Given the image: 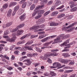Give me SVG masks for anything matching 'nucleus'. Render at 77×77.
<instances>
[{"mask_svg":"<svg viewBox=\"0 0 77 77\" xmlns=\"http://www.w3.org/2000/svg\"><path fill=\"white\" fill-rule=\"evenodd\" d=\"M57 55V53H54L53 54L51 53H47L45 55V56L43 57L44 60H47L48 57L50 56H56Z\"/></svg>","mask_w":77,"mask_h":77,"instance_id":"obj_1","label":"nucleus"},{"mask_svg":"<svg viewBox=\"0 0 77 77\" xmlns=\"http://www.w3.org/2000/svg\"><path fill=\"white\" fill-rule=\"evenodd\" d=\"M62 36H63V35L61 34L59 35L57 38L54 40V41L52 43V44H56V43H60V42H62V39H63Z\"/></svg>","mask_w":77,"mask_h":77,"instance_id":"obj_2","label":"nucleus"},{"mask_svg":"<svg viewBox=\"0 0 77 77\" xmlns=\"http://www.w3.org/2000/svg\"><path fill=\"white\" fill-rule=\"evenodd\" d=\"M23 30L20 29L17 31V33L16 32L13 33L12 34L13 38H14V39H16V38H17V37L15 36H19V35H21V34L23 33Z\"/></svg>","mask_w":77,"mask_h":77,"instance_id":"obj_3","label":"nucleus"},{"mask_svg":"<svg viewBox=\"0 0 77 77\" xmlns=\"http://www.w3.org/2000/svg\"><path fill=\"white\" fill-rule=\"evenodd\" d=\"M77 23H76L75 22L74 23L70 24L69 26L67 27H65V25H64L63 26V27L62 29V30H66L68 29H69V28H70L71 27H73L74 25L76 24Z\"/></svg>","mask_w":77,"mask_h":77,"instance_id":"obj_4","label":"nucleus"},{"mask_svg":"<svg viewBox=\"0 0 77 77\" xmlns=\"http://www.w3.org/2000/svg\"><path fill=\"white\" fill-rule=\"evenodd\" d=\"M45 22V19H39L38 21H36V23L37 24H41Z\"/></svg>","mask_w":77,"mask_h":77,"instance_id":"obj_5","label":"nucleus"},{"mask_svg":"<svg viewBox=\"0 0 77 77\" xmlns=\"http://www.w3.org/2000/svg\"><path fill=\"white\" fill-rule=\"evenodd\" d=\"M69 4L71 8H72L73 7L75 6H76V4H75V2H74L73 1H71L69 3Z\"/></svg>","mask_w":77,"mask_h":77,"instance_id":"obj_6","label":"nucleus"},{"mask_svg":"<svg viewBox=\"0 0 77 77\" xmlns=\"http://www.w3.org/2000/svg\"><path fill=\"white\" fill-rule=\"evenodd\" d=\"M12 22L7 23L5 26V25H3V28L5 29V28H6V27H9L10 26H11V25H12Z\"/></svg>","mask_w":77,"mask_h":77,"instance_id":"obj_7","label":"nucleus"},{"mask_svg":"<svg viewBox=\"0 0 77 77\" xmlns=\"http://www.w3.org/2000/svg\"><path fill=\"white\" fill-rule=\"evenodd\" d=\"M38 15H41L43 14L45 12V11L44 10H38Z\"/></svg>","mask_w":77,"mask_h":77,"instance_id":"obj_8","label":"nucleus"},{"mask_svg":"<svg viewBox=\"0 0 77 77\" xmlns=\"http://www.w3.org/2000/svg\"><path fill=\"white\" fill-rule=\"evenodd\" d=\"M70 46H68L65 47V49L64 50H62V52H63V51H69V48H70Z\"/></svg>","mask_w":77,"mask_h":77,"instance_id":"obj_9","label":"nucleus"},{"mask_svg":"<svg viewBox=\"0 0 77 77\" xmlns=\"http://www.w3.org/2000/svg\"><path fill=\"white\" fill-rule=\"evenodd\" d=\"M0 57H2V58H5V59H7V60H9V57H8L7 55H5L4 56L2 54H0Z\"/></svg>","mask_w":77,"mask_h":77,"instance_id":"obj_10","label":"nucleus"},{"mask_svg":"<svg viewBox=\"0 0 77 77\" xmlns=\"http://www.w3.org/2000/svg\"><path fill=\"white\" fill-rule=\"evenodd\" d=\"M58 24H59L57 23H55L52 22L50 23V26H57Z\"/></svg>","mask_w":77,"mask_h":77,"instance_id":"obj_11","label":"nucleus"},{"mask_svg":"<svg viewBox=\"0 0 77 77\" xmlns=\"http://www.w3.org/2000/svg\"><path fill=\"white\" fill-rule=\"evenodd\" d=\"M12 11L11 9H9V10L8 11V13H7V16L8 17H9L11 16V14H12Z\"/></svg>","mask_w":77,"mask_h":77,"instance_id":"obj_12","label":"nucleus"},{"mask_svg":"<svg viewBox=\"0 0 77 77\" xmlns=\"http://www.w3.org/2000/svg\"><path fill=\"white\" fill-rule=\"evenodd\" d=\"M53 42V41H51L50 42H47L46 43H45L43 44L44 46H45V47H48V45H49L51 43Z\"/></svg>","mask_w":77,"mask_h":77,"instance_id":"obj_13","label":"nucleus"},{"mask_svg":"<svg viewBox=\"0 0 77 77\" xmlns=\"http://www.w3.org/2000/svg\"><path fill=\"white\" fill-rule=\"evenodd\" d=\"M50 37H47L46 38H44L43 39H42L41 40V42H44L47 41H48V39H50Z\"/></svg>","mask_w":77,"mask_h":77,"instance_id":"obj_14","label":"nucleus"},{"mask_svg":"<svg viewBox=\"0 0 77 77\" xmlns=\"http://www.w3.org/2000/svg\"><path fill=\"white\" fill-rule=\"evenodd\" d=\"M26 16V14H24L22 15L20 17V18L21 21H23L25 19V17Z\"/></svg>","mask_w":77,"mask_h":77,"instance_id":"obj_15","label":"nucleus"},{"mask_svg":"<svg viewBox=\"0 0 77 77\" xmlns=\"http://www.w3.org/2000/svg\"><path fill=\"white\" fill-rule=\"evenodd\" d=\"M63 56H65V57H70V55L68 53H64L62 54Z\"/></svg>","mask_w":77,"mask_h":77,"instance_id":"obj_16","label":"nucleus"},{"mask_svg":"<svg viewBox=\"0 0 77 77\" xmlns=\"http://www.w3.org/2000/svg\"><path fill=\"white\" fill-rule=\"evenodd\" d=\"M17 3L16 2H11L10 4V6H14L17 5Z\"/></svg>","mask_w":77,"mask_h":77,"instance_id":"obj_17","label":"nucleus"},{"mask_svg":"<svg viewBox=\"0 0 77 77\" xmlns=\"http://www.w3.org/2000/svg\"><path fill=\"white\" fill-rule=\"evenodd\" d=\"M25 48H26V50H33L32 46L25 47Z\"/></svg>","mask_w":77,"mask_h":77,"instance_id":"obj_18","label":"nucleus"},{"mask_svg":"<svg viewBox=\"0 0 77 77\" xmlns=\"http://www.w3.org/2000/svg\"><path fill=\"white\" fill-rule=\"evenodd\" d=\"M61 35H63V36H62L63 39H65L66 38H67L69 37V35H65V34H61Z\"/></svg>","mask_w":77,"mask_h":77,"instance_id":"obj_19","label":"nucleus"},{"mask_svg":"<svg viewBox=\"0 0 77 77\" xmlns=\"http://www.w3.org/2000/svg\"><path fill=\"white\" fill-rule=\"evenodd\" d=\"M27 62V63H25V65H28V66L30 65V64H31V63H30V61L29 60H24L23 62Z\"/></svg>","mask_w":77,"mask_h":77,"instance_id":"obj_20","label":"nucleus"},{"mask_svg":"<svg viewBox=\"0 0 77 77\" xmlns=\"http://www.w3.org/2000/svg\"><path fill=\"white\" fill-rule=\"evenodd\" d=\"M19 9H20V6L19 5H16L14 8V11L17 12Z\"/></svg>","mask_w":77,"mask_h":77,"instance_id":"obj_21","label":"nucleus"},{"mask_svg":"<svg viewBox=\"0 0 77 77\" xmlns=\"http://www.w3.org/2000/svg\"><path fill=\"white\" fill-rule=\"evenodd\" d=\"M36 55L35 53L32 54H29L27 55V57H34V56H36Z\"/></svg>","mask_w":77,"mask_h":77,"instance_id":"obj_22","label":"nucleus"},{"mask_svg":"<svg viewBox=\"0 0 77 77\" xmlns=\"http://www.w3.org/2000/svg\"><path fill=\"white\" fill-rule=\"evenodd\" d=\"M49 75L50 76L49 77H53V76H55L56 75V74L54 72H51Z\"/></svg>","mask_w":77,"mask_h":77,"instance_id":"obj_23","label":"nucleus"},{"mask_svg":"<svg viewBox=\"0 0 77 77\" xmlns=\"http://www.w3.org/2000/svg\"><path fill=\"white\" fill-rule=\"evenodd\" d=\"M77 11V7H75L73 8L72 9L70 10V11L71 12H75Z\"/></svg>","mask_w":77,"mask_h":77,"instance_id":"obj_24","label":"nucleus"},{"mask_svg":"<svg viewBox=\"0 0 77 77\" xmlns=\"http://www.w3.org/2000/svg\"><path fill=\"white\" fill-rule=\"evenodd\" d=\"M58 13L57 11H54L52 13L51 16H55L56 15H57Z\"/></svg>","mask_w":77,"mask_h":77,"instance_id":"obj_25","label":"nucleus"},{"mask_svg":"<svg viewBox=\"0 0 77 77\" xmlns=\"http://www.w3.org/2000/svg\"><path fill=\"white\" fill-rule=\"evenodd\" d=\"M65 16V14H60L57 16V18H61Z\"/></svg>","mask_w":77,"mask_h":77,"instance_id":"obj_26","label":"nucleus"},{"mask_svg":"<svg viewBox=\"0 0 77 77\" xmlns=\"http://www.w3.org/2000/svg\"><path fill=\"white\" fill-rule=\"evenodd\" d=\"M35 4H32L30 7V9L31 11H32V10H33L34 9H35Z\"/></svg>","mask_w":77,"mask_h":77,"instance_id":"obj_27","label":"nucleus"},{"mask_svg":"<svg viewBox=\"0 0 77 77\" xmlns=\"http://www.w3.org/2000/svg\"><path fill=\"white\" fill-rule=\"evenodd\" d=\"M70 61H71L70 60L63 59V63H68V62H70Z\"/></svg>","mask_w":77,"mask_h":77,"instance_id":"obj_28","label":"nucleus"},{"mask_svg":"<svg viewBox=\"0 0 77 77\" xmlns=\"http://www.w3.org/2000/svg\"><path fill=\"white\" fill-rule=\"evenodd\" d=\"M42 17V15H38L36 16L35 17V20H38V19H39V18H40L41 17Z\"/></svg>","mask_w":77,"mask_h":77,"instance_id":"obj_29","label":"nucleus"},{"mask_svg":"<svg viewBox=\"0 0 77 77\" xmlns=\"http://www.w3.org/2000/svg\"><path fill=\"white\" fill-rule=\"evenodd\" d=\"M51 12V11H46L45 13L44 14V16L45 17V16H47V15H48Z\"/></svg>","mask_w":77,"mask_h":77,"instance_id":"obj_30","label":"nucleus"},{"mask_svg":"<svg viewBox=\"0 0 77 77\" xmlns=\"http://www.w3.org/2000/svg\"><path fill=\"white\" fill-rule=\"evenodd\" d=\"M7 41H9V42H14L15 40L13 38H8L6 39Z\"/></svg>","mask_w":77,"mask_h":77,"instance_id":"obj_31","label":"nucleus"},{"mask_svg":"<svg viewBox=\"0 0 77 77\" xmlns=\"http://www.w3.org/2000/svg\"><path fill=\"white\" fill-rule=\"evenodd\" d=\"M24 12V10L23 9H20L19 11V14L21 15Z\"/></svg>","mask_w":77,"mask_h":77,"instance_id":"obj_32","label":"nucleus"},{"mask_svg":"<svg viewBox=\"0 0 77 77\" xmlns=\"http://www.w3.org/2000/svg\"><path fill=\"white\" fill-rule=\"evenodd\" d=\"M53 66H54L51 67V68H56L57 66V62H55L53 64Z\"/></svg>","mask_w":77,"mask_h":77,"instance_id":"obj_33","label":"nucleus"},{"mask_svg":"<svg viewBox=\"0 0 77 77\" xmlns=\"http://www.w3.org/2000/svg\"><path fill=\"white\" fill-rule=\"evenodd\" d=\"M60 4H61V2H60V1H59L55 4V6H59V5H60Z\"/></svg>","mask_w":77,"mask_h":77,"instance_id":"obj_34","label":"nucleus"},{"mask_svg":"<svg viewBox=\"0 0 77 77\" xmlns=\"http://www.w3.org/2000/svg\"><path fill=\"white\" fill-rule=\"evenodd\" d=\"M25 26V24L24 23L21 24L19 25V26H17V27H18L19 29H20V28H21V27H24Z\"/></svg>","mask_w":77,"mask_h":77,"instance_id":"obj_35","label":"nucleus"},{"mask_svg":"<svg viewBox=\"0 0 77 77\" xmlns=\"http://www.w3.org/2000/svg\"><path fill=\"white\" fill-rule=\"evenodd\" d=\"M38 12V11H35V10H34V12L32 14V17H34L35 15L36 14H37V13Z\"/></svg>","mask_w":77,"mask_h":77,"instance_id":"obj_36","label":"nucleus"},{"mask_svg":"<svg viewBox=\"0 0 77 77\" xmlns=\"http://www.w3.org/2000/svg\"><path fill=\"white\" fill-rule=\"evenodd\" d=\"M26 5H27V2H25L23 3L22 6V8H26Z\"/></svg>","mask_w":77,"mask_h":77,"instance_id":"obj_37","label":"nucleus"},{"mask_svg":"<svg viewBox=\"0 0 77 77\" xmlns=\"http://www.w3.org/2000/svg\"><path fill=\"white\" fill-rule=\"evenodd\" d=\"M69 42V40L67 39L66 41H65V42L63 44L61 45L63 46L65 44H68Z\"/></svg>","mask_w":77,"mask_h":77,"instance_id":"obj_38","label":"nucleus"},{"mask_svg":"<svg viewBox=\"0 0 77 77\" xmlns=\"http://www.w3.org/2000/svg\"><path fill=\"white\" fill-rule=\"evenodd\" d=\"M27 56H23L20 58V61H22L23 60H24V59H26V58H27Z\"/></svg>","mask_w":77,"mask_h":77,"instance_id":"obj_39","label":"nucleus"},{"mask_svg":"<svg viewBox=\"0 0 77 77\" xmlns=\"http://www.w3.org/2000/svg\"><path fill=\"white\" fill-rule=\"evenodd\" d=\"M17 30H18V29L17 28H16L12 30H11L10 32H16V31H17Z\"/></svg>","mask_w":77,"mask_h":77,"instance_id":"obj_40","label":"nucleus"},{"mask_svg":"<svg viewBox=\"0 0 77 77\" xmlns=\"http://www.w3.org/2000/svg\"><path fill=\"white\" fill-rule=\"evenodd\" d=\"M9 33V32L8 30H6L4 34V35H8Z\"/></svg>","mask_w":77,"mask_h":77,"instance_id":"obj_41","label":"nucleus"},{"mask_svg":"<svg viewBox=\"0 0 77 77\" xmlns=\"http://www.w3.org/2000/svg\"><path fill=\"white\" fill-rule=\"evenodd\" d=\"M39 28L38 26H34L33 27V30H37V29H38Z\"/></svg>","mask_w":77,"mask_h":77,"instance_id":"obj_42","label":"nucleus"},{"mask_svg":"<svg viewBox=\"0 0 77 77\" xmlns=\"http://www.w3.org/2000/svg\"><path fill=\"white\" fill-rule=\"evenodd\" d=\"M64 8V5H62L60 6V7L57 8V9H63Z\"/></svg>","mask_w":77,"mask_h":77,"instance_id":"obj_43","label":"nucleus"},{"mask_svg":"<svg viewBox=\"0 0 77 77\" xmlns=\"http://www.w3.org/2000/svg\"><path fill=\"white\" fill-rule=\"evenodd\" d=\"M8 5L7 4H5L3 6V8L4 9H6V8H8Z\"/></svg>","mask_w":77,"mask_h":77,"instance_id":"obj_44","label":"nucleus"},{"mask_svg":"<svg viewBox=\"0 0 77 77\" xmlns=\"http://www.w3.org/2000/svg\"><path fill=\"white\" fill-rule=\"evenodd\" d=\"M40 7V6H37L35 8L34 10L35 11H38L37 10H38V9H41Z\"/></svg>","mask_w":77,"mask_h":77,"instance_id":"obj_45","label":"nucleus"},{"mask_svg":"<svg viewBox=\"0 0 77 77\" xmlns=\"http://www.w3.org/2000/svg\"><path fill=\"white\" fill-rule=\"evenodd\" d=\"M38 35H31V39H32V38H36V37H38Z\"/></svg>","mask_w":77,"mask_h":77,"instance_id":"obj_46","label":"nucleus"},{"mask_svg":"<svg viewBox=\"0 0 77 77\" xmlns=\"http://www.w3.org/2000/svg\"><path fill=\"white\" fill-rule=\"evenodd\" d=\"M36 50L37 51H38V52H41L42 50L41 51V50H40V48H38V47H36Z\"/></svg>","mask_w":77,"mask_h":77,"instance_id":"obj_47","label":"nucleus"},{"mask_svg":"<svg viewBox=\"0 0 77 77\" xmlns=\"http://www.w3.org/2000/svg\"><path fill=\"white\" fill-rule=\"evenodd\" d=\"M63 59H62V58H59L58 59V61H59V62H60L61 63H63Z\"/></svg>","mask_w":77,"mask_h":77,"instance_id":"obj_48","label":"nucleus"},{"mask_svg":"<svg viewBox=\"0 0 77 77\" xmlns=\"http://www.w3.org/2000/svg\"><path fill=\"white\" fill-rule=\"evenodd\" d=\"M27 35H23V36L22 37H21V38L20 39H21V40L24 39V38H25L27 37Z\"/></svg>","mask_w":77,"mask_h":77,"instance_id":"obj_49","label":"nucleus"},{"mask_svg":"<svg viewBox=\"0 0 77 77\" xmlns=\"http://www.w3.org/2000/svg\"><path fill=\"white\" fill-rule=\"evenodd\" d=\"M45 26V25L42 24L40 26H38V28H43V27H44Z\"/></svg>","mask_w":77,"mask_h":77,"instance_id":"obj_50","label":"nucleus"},{"mask_svg":"<svg viewBox=\"0 0 77 77\" xmlns=\"http://www.w3.org/2000/svg\"><path fill=\"white\" fill-rule=\"evenodd\" d=\"M44 37H45V36H44V35H42L39 36L38 39H42V38H43Z\"/></svg>","mask_w":77,"mask_h":77,"instance_id":"obj_51","label":"nucleus"},{"mask_svg":"<svg viewBox=\"0 0 77 77\" xmlns=\"http://www.w3.org/2000/svg\"><path fill=\"white\" fill-rule=\"evenodd\" d=\"M34 65L35 67H37V66H39V65H40V63H36Z\"/></svg>","mask_w":77,"mask_h":77,"instance_id":"obj_52","label":"nucleus"},{"mask_svg":"<svg viewBox=\"0 0 77 77\" xmlns=\"http://www.w3.org/2000/svg\"><path fill=\"white\" fill-rule=\"evenodd\" d=\"M20 48V49H19L20 51H25L26 50L24 48Z\"/></svg>","mask_w":77,"mask_h":77,"instance_id":"obj_53","label":"nucleus"},{"mask_svg":"<svg viewBox=\"0 0 77 77\" xmlns=\"http://www.w3.org/2000/svg\"><path fill=\"white\" fill-rule=\"evenodd\" d=\"M44 75L45 76H50V75L48 74V72H45L44 73Z\"/></svg>","mask_w":77,"mask_h":77,"instance_id":"obj_54","label":"nucleus"},{"mask_svg":"<svg viewBox=\"0 0 77 77\" xmlns=\"http://www.w3.org/2000/svg\"><path fill=\"white\" fill-rule=\"evenodd\" d=\"M60 66H61V64L59 63V62H57V67H59Z\"/></svg>","mask_w":77,"mask_h":77,"instance_id":"obj_55","label":"nucleus"},{"mask_svg":"<svg viewBox=\"0 0 77 77\" xmlns=\"http://www.w3.org/2000/svg\"><path fill=\"white\" fill-rule=\"evenodd\" d=\"M14 54H18V53H20V51L17 50L16 51H15L14 52Z\"/></svg>","mask_w":77,"mask_h":77,"instance_id":"obj_56","label":"nucleus"},{"mask_svg":"<svg viewBox=\"0 0 77 77\" xmlns=\"http://www.w3.org/2000/svg\"><path fill=\"white\" fill-rule=\"evenodd\" d=\"M59 51V49H57L51 50V52H57V51Z\"/></svg>","mask_w":77,"mask_h":77,"instance_id":"obj_57","label":"nucleus"},{"mask_svg":"<svg viewBox=\"0 0 77 77\" xmlns=\"http://www.w3.org/2000/svg\"><path fill=\"white\" fill-rule=\"evenodd\" d=\"M69 65H74V61H71L69 63Z\"/></svg>","mask_w":77,"mask_h":77,"instance_id":"obj_58","label":"nucleus"},{"mask_svg":"<svg viewBox=\"0 0 77 77\" xmlns=\"http://www.w3.org/2000/svg\"><path fill=\"white\" fill-rule=\"evenodd\" d=\"M57 36L56 35H53L52 36H49L48 37H50V38L49 39H50V38H55V37H56Z\"/></svg>","mask_w":77,"mask_h":77,"instance_id":"obj_59","label":"nucleus"},{"mask_svg":"<svg viewBox=\"0 0 77 77\" xmlns=\"http://www.w3.org/2000/svg\"><path fill=\"white\" fill-rule=\"evenodd\" d=\"M48 62L49 63H52V61H51V60L49 58H48Z\"/></svg>","mask_w":77,"mask_h":77,"instance_id":"obj_60","label":"nucleus"},{"mask_svg":"<svg viewBox=\"0 0 77 77\" xmlns=\"http://www.w3.org/2000/svg\"><path fill=\"white\" fill-rule=\"evenodd\" d=\"M73 71L74 70H67L66 71V72L70 73V72H73Z\"/></svg>","mask_w":77,"mask_h":77,"instance_id":"obj_61","label":"nucleus"},{"mask_svg":"<svg viewBox=\"0 0 77 77\" xmlns=\"http://www.w3.org/2000/svg\"><path fill=\"white\" fill-rule=\"evenodd\" d=\"M26 0H22L21 1H20L19 3L20 4H22L23 3H25L24 2H25V1Z\"/></svg>","mask_w":77,"mask_h":77,"instance_id":"obj_62","label":"nucleus"},{"mask_svg":"<svg viewBox=\"0 0 77 77\" xmlns=\"http://www.w3.org/2000/svg\"><path fill=\"white\" fill-rule=\"evenodd\" d=\"M55 6H52L51 8V11H53L54 9H55Z\"/></svg>","mask_w":77,"mask_h":77,"instance_id":"obj_63","label":"nucleus"},{"mask_svg":"<svg viewBox=\"0 0 77 77\" xmlns=\"http://www.w3.org/2000/svg\"><path fill=\"white\" fill-rule=\"evenodd\" d=\"M68 76V75L66 74H65L64 75H63L61 76V77H66Z\"/></svg>","mask_w":77,"mask_h":77,"instance_id":"obj_64","label":"nucleus"}]
</instances>
